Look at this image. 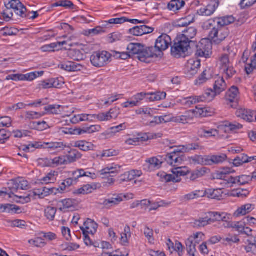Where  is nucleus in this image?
Listing matches in <instances>:
<instances>
[{
  "mask_svg": "<svg viewBox=\"0 0 256 256\" xmlns=\"http://www.w3.org/2000/svg\"><path fill=\"white\" fill-rule=\"evenodd\" d=\"M226 156L224 154L207 156V166H212L222 163L226 160Z\"/></svg>",
  "mask_w": 256,
  "mask_h": 256,
  "instance_id": "5701e85b",
  "label": "nucleus"
},
{
  "mask_svg": "<svg viewBox=\"0 0 256 256\" xmlns=\"http://www.w3.org/2000/svg\"><path fill=\"white\" fill-rule=\"evenodd\" d=\"M154 56H158V54L156 51V48L152 46L144 48L143 46L142 49L140 51L137 58L141 62L148 63L150 62V58Z\"/></svg>",
  "mask_w": 256,
  "mask_h": 256,
  "instance_id": "0eeeda50",
  "label": "nucleus"
},
{
  "mask_svg": "<svg viewBox=\"0 0 256 256\" xmlns=\"http://www.w3.org/2000/svg\"><path fill=\"white\" fill-rule=\"evenodd\" d=\"M172 43L170 37L166 34H162L156 40L155 46L156 51L158 54V56L160 55L162 52L166 50Z\"/></svg>",
  "mask_w": 256,
  "mask_h": 256,
  "instance_id": "39448f33",
  "label": "nucleus"
},
{
  "mask_svg": "<svg viewBox=\"0 0 256 256\" xmlns=\"http://www.w3.org/2000/svg\"><path fill=\"white\" fill-rule=\"evenodd\" d=\"M218 94L211 88L206 90L205 92L201 96H198L200 102H211Z\"/></svg>",
  "mask_w": 256,
  "mask_h": 256,
  "instance_id": "7c9ffc66",
  "label": "nucleus"
},
{
  "mask_svg": "<svg viewBox=\"0 0 256 256\" xmlns=\"http://www.w3.org/2000/svg\"><path fill=\"white\" fill-rule=\"evenodd\" d=\"M83 121H92V119L89 118V116L86 114H81L76 115L74 116L71 119V122L72 124H77L80 122Z\"/></svg>",
  "mask_w": 256,
  "mask_h": 256,
  "instance_id": "864d4df0",
  "label": "nucleus"
},
{
  "mask_svg": "<svg viewBox=\"0 0 256 256\" xmlns=\"http://www.w3.org/2000/svg\"><path fill=\"white\" fill-rule=\"evenodd\" d=\"M96 189V184H86L78 189L76 192L77 194H88Z\"/></svg>",
  "mask_w": 256,
  "mask_h": 256,
  "instance_id": "37998d69",
  "label": "nucleus"
},
{
  "mask_svg": "<svg viewBox=\"0 0 256 256\" xmlns=\"http://www.w3.org/2000/svg\"><path fill=\"white\" fill-rule=\"evenodd\" d=\"M204 196H205V192H204L203 190H198L186 194L184 198L187 200H190L194 198H198L203 197Z\"/></svg>",
  "mask_w": 256,
  "mask_h": 256,
  "instance_id": "e2e57ef3",
  "label": "nucleus"
},
{
  "mask_svg": "<svg viewBox=\"0 0 256 256\" xmlns=\"http://www.w3.org/2000/svg\"><path fill=\"white\" fill-rule=\"evenodd\" d=\"M218 64L221 70H224L228 69V68L230 65L228 55L227 54H223L220 56Z\"/></svg>",
  "mask_w": 256,
  "mask_h": 256,
  "instance_id": "79ce46f5",
  "label": "nucleus"
},
{
  "mask_svg": "<svg viewBox=\"0 0 256 256\" xmlns=\"http://www.w3.org/2000/svg\"><path fill=\"white\" fill-rule=\"evenodd\" d=\"M239 94L238 89L237 87L232 86L226 93V98L230 102L237 101V98Z\"/></svg>",
  "mask_w": 256,
  "mask_h": 256,
  "instance_id": "c9c22d12",
  "label": "nucleus"
},
{
  "mask_svg": "<svg viewBox=\"0 0 256 256\" xmlns=\"http://www.w3.org/2000/svg\"><path fill=\"white\" fill-rule=\"evenodd\" d=\"M186 2L184 0H172L168 4L169 10L176 12L184 6Z\"/></svg>",
  "mask_w": 256,
  "mask_h": 256,
  "instance_id": "c85d7f7f",
  "label": "nucleus"
},
{
  "mask_svg": "<svg viewBox=\"0 0 256 256\" xmlns=\"http://www.w3.org/2000/svg\"><path fill=\"white\" fill-rule=\"evenodd\" d=\"M226 88V84L223 78H218L215 81L214 86V90L218 94L224 91Z\"/></svg>",
  "mask_w": 256,
  "mask_h": 256,
  "instance_id": "c756f323",
  "label": "nucleus"
},
{
  "mask_svg": "<svg viewBox=\"0 0 256 256\" xmlns=\"http://www.w3.org/2000/svg\"><path fill=\"white\" fill-rule=\"evenodd\" d=\"M112 55L106 51H97L92 53L90 58L92 65L96 68L106 66L110 62Z\"/></svg>",
  "mask_w": 256,
  "mask_h": 256,
  "instance_id": "f03ea898",
  "label": "nucleus"
},
{
  "mask_svg": "<svg viewBox=\"0 0 256 256\" xmlns=\"http://www.w3.org/2000/svg\"><path fill=\"white\" fill-rule=\"evenodd\" d=\"M198 97L196 96H190L184 98L182 100L181 102L184 106L189 107L192 105L196 104V102H199Z\"/></svg>",
  "mask_w": 256,
  "mask_h": 256,
  "instance_id": "5fc2aeb1",
  "label": "nucleus"
},
{
  "mask_svg": "<svg viewBox=\"0 0 256 256\" xmlns=\"http://www.w3.org/2000/svg\"><path fill=\"white\" fill-rule=\"evenodd\" d=\"M59 66L61 68L68 72L78 71L82 68V65L69 61L62 63L59 65Z\"/></svg>",
  "mask_w": 256,
  "mask_h": 256,
  "instance_id": "412c9836",
  "label": "nucleus"
},
{
  "mask_svg": "<svg viewBox=\"0 0 256 256\" xmlns=\"http://www.w3.org/2000/svg\"><path fill=\"white\" fill-rule=\"evenodd\" d=\"M200 66V61L199 60L192 59L188 61L187 66V76H192L198 72V69Z\"/></svg>",
  "mask_w": 256,
  "mask_h": 256,
  "instance_id": "6ab92c4d",
  "label": "nucleus"
},
{
  "mask_svg": "<svg viewBox=\"0 0 256 256\" xmlns=\"http://www.w3.org/2000/svg\"><path fill=\"white\" fill-rule=\"evenodd\" d=\"M41 194H44L42 192V189H38L33 192H30V194H28L26 196H14L22 200V202L24 204L30 202L31 200V198H34L36 196H38L40 198H44V197H42V195Z\"/></svg>",
  "mask_w": 256,
  "mask_h": 256,
  "instance_id": "393cba45",
  "label": "nucleus"
},
{
  "mask_svg": "<svg viewBox=\"0 0 256 256\" xmlns=\"http://www.w3.org/2000/svg\"><path fill=\"white\" fill-rule=\"evenodd\" d=\"M162 162L156 157L151 158L146 160L144 165V170L146 171H152L159 168Z\"/></svg>",
  "mask_w": 256,
  "mask_h": 256,
  "instance_id": "f3484780",
  "label": "nucleus"
},
{
  "mask_svg": "<svg viewBox=\"0 0 256 256\" xmlns=\"http://www.w3.org/2000/svg\"><path fill=\"white\" fill-rule=\"evenodd\" d=\"M46 148L54 150H61L64 149L66 145L62 142H46Z\"/></svg>",
  "mask_w": 256,
  "mask_h": 256,
  "instance_id": "09e8293b",
  "label": "nucleus"
},
{
  "mask_svg": "<svg viewBox=\"0 0 256 256\" xmlns=\"http://www.w3.org/2000/svg\"><path fill=\"white\" fill-rule=\"evenodd\" d=\"M165 160L170 165L177 167L184 161V156H179L175 154L174 152H170L166 156Z\"/></svg>",
  "mask_w": 256,
  "mask_h": 256,
  "instance_id": "f8f14e48",
  "label": "nucleus"
},
{
  "mask_svg": "<svg viewBox=\"0 0 256 256\" xmlns=\"http://www.w3.org/2000/svg\"><path fill=\"white\" fill-rule=\"evenodd\" d=\"M42 192L44 194H41L42 196V197H46L48 196V195H50V194H56L58 193V191L59 190L58 188H49V187H43L42 188Z\"/></svg>",
  "mask_w": 256,
  "mask_h": 256,
  "instance_id": "69168bd1",
  "label": "nucleus"
},
{
  "mask_svg": "<svg viewBox=\"0 0 256 256\" xmlns=\"http://www.w3.org/2000/svg\"><path fill=\"white\" fill-rule=\"evenodd\" d=\"M192 238H188L186 242V249L190 256H195L194 253L196 250V244L192 242Z\"/></svg>",
  "mask_w": 256,
  "mask_h": 256,
  "instance_id": "8fccbe9b",
  "label": "nucleus"
},
{
  "mask_svg": "<svg viewBox=\"0 0 256 256\" xmlns=\"http://www.w3.org/2000/svg\"><path fill=\"white\" fill-rule=\"evenodd\" d=\"M209 220L207 214L206 213L204 217L200 218L198 219L194 220L193 222V226L196 228L204 227L211 224Z\"/></svg>",
  "mask_w": 256,
  "mask_h": 256,
  "instance_id": "72a5a7b5",
  "label": "nucleus"
},
{
  "mask_svg": "<svg viewBox=\"0 0 256 256\" xmlns=\"http://www.w3.org/2000/svg\"><path fill=\"white\" fill-rule=\"evenodd\" d=\"M220 4L218 0H212L204 8H201L198 10L197 13L202 16H210L214 13Z\"/></svg>",
  "mask_w": 256,
  "mask_h": 256,
  "instance_id": "1a4fd4ad",
  "label": "nucleus"
},
{
  "mask_svg": "<svg viewBox=\"0 0 256 256\" xmlns=\"http://www.w3.org/2000/svg\"><path fill=\"white\" fill-rule=\"evenodd\" d=\"M56 212V208L48 206L44 210V214L48 220H53L55 218Z\"/></svg>",
  "mask_w": 256,
  "mask_h": 256,
  "instance_id": "4d7b16f0",
  "label": "nucleus"
},
{
  "mask_svg": "<svg viewBox=\"0 0 256 256\" xmlns=\"http://www.w3.org/2000/svg\"><path fill=\"white\" fill-rule=\"evenodd\" d=\"M72 174L74 176L75 180L83 176H88L94 179L96 178V175L94 173L90 172H86L83 169H80L76 171L73 172Z\"/></svg>",
  "mask_w": 256,
  "mask_h": 256,
  "instance_id": "c03bdc74",
  "label": "nucleus"
},
{
  "mask_svg": "<svg viewBox=\"0 0 256 256\" xmlns=\"http://www.w3.org/2000/svg\"><path fill=\"white\" fill-rule=\"evenodd\" d=\"M14 14L21 18H24L26 16V7L21 2V6H18L16 7V8L13 10Z\"/></svg>",
  "mask_w": 256,
  "mask_h": 256,
  "instance_id": "bf43d9fd",
  "label": "nucleus"
},
{
  "mask_svg": "<svg viewBox=\"0 0 256 256\" xmlns=\"http://www.w3.org/2000/svg\"><path fill=\"white\" fill-rule=\"evenodd\" d=\"M4 209L3 212H14L16 214H20L22 212L21 208L18 206L12 204H0V209Z\"/></svg>",
  "mask_w": 256,
  "mask_h": 256,
  "instance_id": "4c0bfd02",
  "label": "nucleus"
},
{
  "mask_svg": "<svg viewBox=\"0 0 256 256\" xmlns=\"http://www.w3.org/2000/svg\"><path fill=\"white\" fill-rule=\"evenodd\" d=\"M67 54L70 58L76 61L83 60L86 58L84 50L77 49L70 50Z\"/></svg>",
  "mask_w": 256,
  "mask_h": 256,
  "instance_id": "4be33fe9",
  "label": "nucleus"
},
{
  "mask_svg": "<svg viewBox=\"0 0 256 256\" xmlns=\"http://www.w3.org/2000/svg\"><path fill=\"white\" fill-rule=\"evenodd\" d=\"M236 177H233L230 175V174H227L223 182L221 184H224L226 187L229 188L232 187L234 184H237Z\"/></svg>",
  "mask_w": 256,
  "mask_h": 256,
  "instance_id": "3c124183",
  "label": "nucleus"
},
{
  "mask_svg": "<svg viewBox=\"0 0 256 256\" xmlns=\"http://www.w3.org/2000/svg\"><path fill=\"white\" fill-rule=\"evenodd\" d=\"M10 184H12V186L10 188V189L12 190L11 194H8L9 197H12V194L15 196L14 194V192H16L19 188L22 190H27L29 188V185L27 180H22L18 182L17 181L12 180H10Z\"/></svg>",
  "mask_w": 256,
  "mask_h": 256,
  "instance_id": "a211bd4d",
  "label": "nucleus"
},
{
  "mask_svg": "<svg viewBox=\"0 0 256 256\" xmlns=\"http://www.w3.org/2000/svg\"><path fill=\"white\" fill-rule=\"evenodd\" d=\"M60 84L58 80L52 78L42 81L40 86L42 88L47 89L52 88H58Z\"/></svg>",
  "mask_w": 256,
  "mask_h": 256,
  "instance_id": "cd10ccee",
  "label": "nucleus"
},
{
  "mask_svg": "<svg viewBox=\"0 0 256 256\" xmlns=\"http://www.w3.org/2000/svg\"><path fill=\"white\" fill-rule=\"evenodd\" d=\"M223 243L225 245H232V243H238L240 240L236 236L229 235L228 237L222 239Z\"/></svg>",
  "mask_w": 256,
  "mask_h": 256,
  "instance_id": "774afa93",
  "label": "nucleus"
},
{
  "mask_svg": "<svg viewBox=\"0 0 256 256\" xmlns=\"http://www.w3.org/2000/svg\"><path fill=\"white\" fill-rule=\"evenodd\" d=\"M210 39V37L208 38H203L198 44H196L195 42V45H192V48H196V55L206 58L210 56L212 50V44Z\"/></svg>",
  "mask_w": 256,
  "mask_h": 256,
  "instance_id": "7ed1b4c3",
  "label": "nucleus"
},
{
  "mask_svg": "<svg viewBox=\"0 0 256 256\" xmlns=\"http://www.w3.org/2000/svg\"><path fill=\"white\" fill-rule=\"evenodd\" d=\"M122 200V194L114 195L113 197L105 200L103 204L106 208H108L118 204Z\"/></svg>",
  "mask_w": 256,
  "mask_h": 256,
  "instance_id": "a878e982",
  "label": "nucleus"
},
{
  "mask_svg": "<svg viewBox=\"0 0 256 256\" xmlns=\"http://www.w3.org/2000/svg\"><path fill=\"white\" fill-rule=\"evenodd\" d=\"M182 32V34L178 36L184 37L186 39V42H190L192 45H195L196 42L190 40L194 38L196 36L197 30L194 27H190L184 30Z\"/></svg>",
  "mask_w": 256,
  "mask_h": 256,
  "instance_id": "aec40b11",
  "label": "nucleus"
},
{
  "mask_svg": "<svg viewBox=\"0 0 256 256\" xmlns=\"http://www.w3.org/2000/svg\"><path fill=\"white\" fill-rule=\"evenodd\" d=\"M204 192H205V196L212 199L220 200L224 197L222 188L216 190L208 189Z\"/></svg>",
  "mask_w": 256,
  "mask_h": 256,
  "instance_id": "b1692460",
  "label": "nucleus"
},
{
  "mask_svg": "<svg viewBox=\"0 0 256 256\" xmlns=\"http://www.w3.org/2000/svg\"><path fill=\"white\" fill-rule=\"evenodd\" d=\"M120 166H116L115 167L106 168L100 171V174L102 176V178H108L106 184L112 185L114 184L115 180L113 178H109L114 177L116 176L120 172Z\"/></svg>",
  "mask_w": 256,
  "mask_h": 256,
  "instance_id": "423d86ee",
  "label": "nucleus"
},
{
  "mask_svg": "<svg viewBox=\"0 0 256 256\" xmlns=\"http://www.w3.org/2000/svg\"><path fill=\"white\" fill-rule=\"evenodd\" d=\"M4 4L6 8L2 14L4 19L8 20L13 16V12L10 10L16 8L18 6H21V2L20 0H4Z\"/></svg>",
  "mask_w": 256,
  "mask_h": 256,
  "instance_id": "6e6552de",
  "label": "nucleus"
},
{
  "mask_svg": "<svg viewBox=\"0 0 256 256\" xmlns=\"http://www.w3.org/2000/svg\"><path fill=\"white\" fill-rule=\"evenodd\" d=\"M206 169L205 168H201L200 170H196L194 172L190 175V178L191 180H194L196 179L202 177L206 173Z\"/></svg>",
  "mask_w": 256,
  "mask_h": 256,
  "instance_id": "0e129e2a",
  "label": "nucleus"
},
{
  "mask_svg": "<svg viewBox=\"0 0 256 256\" xmlns=\"http://www.w3.org/2000/svg\"><path fill=\"white\" fill-rule=\"evenodd\" d=\"M136 170H133L125 172L120 176L118 180L120 184L124 182H129L134 180L136 178Z\"/></svg>",
  "mask_w": 256,
  "mask_h": 256,
  "instance_id": "58836bf2",
  "label": "nucleus"
},
{
  "mask_svg": "<svg viewBox=\"0 0 256 256\" xmlns=\"http://www.w3.org/2000/svg\"><path fill=\"white\" fill-rule=\"evenodd\" d=\"M206 214L211 224L215 222H227L230 220V215L224 212H210Z\"/></svg>",
  "mask_w": 256,
  "mask_h": 256,
  "instance_id": "4468645a",
  "label": "nucleus"
},
{
  "mask_svg": "<svg viewBox=\"0 0 256 256\" xmlns=\"http://www.w3.org/2000/svg\"><path fill=\"white\" fill-rule=\"evenodd\" d=\"M142 46L140 44L130 43L127 47V50L132 56L135 54L138 56L140 51L142 49Z\"/></svg>",
  "mask_w": 256,
  "mask_h": 256,
  "instance_id": "f704fd0d",
  "label": "nucleus"
},
{
  "mask_svg": "<svg viewBox=\"0 0 256 256\" xmlns=\"http://www.w3.org/2000/svg\"><path fill=\"white\" fill-rule=\"evenodd\" d=\"M238 117L248 122L256 121V115L255 112L245 108H239L236 112Z\"/></svg>",
  "mask_w": 256,
  "mask_h": 256,
  "instance_id": "9d476101",
  "label": "nucleus"
},
{
  "mask_svg": "<svg viewBox=\"0 0 256 256\" xmlns=\"http://www.w3.org/2000/svg\"><path fill=\"white\" fill-rule=\"evenodd\" d=\"M74 146L79 148L83 151H88L92 149L93 144L86 141H77L74 144Z\"/></svg>",
  "mask_w": 256,
  "mask_h": 256,
  "instance_id": "ea45409f",
  "label": "nucleus"
},
{
  "mask_svg": "<svg viewBox=\"0 0 256 256\" xmlns=\"http://www.w3.org/2000/svg\"><path fill=\"white\" fill-rule=\"evenodd\" d=\"M232 172V171L231 169L230 168L224 169L222 171L218 172L216 173L214 176V179L220 180L224 181L226 174H230Z\"/></svg>",
  "mask_w": 256,
  "mask_h": 256,
  "instance_id": "052dcab7",
  "label": "nucleus"
},
{
  "mask_svg": "<svg viewBox=\"0 0 256 256\" xmlns=\"http://www.w3.org/2000/svg\"><path fill=\"white\" fill-rule=\"evenodd\" d=\"M194 21V18L188 16L179 20L176 24V27H187Z\"/></svg>",
  "mask_w": 256,
  "mask_h": 256,
  "instance_id": "603ef678",
  "label": "nucleus"
},
{
  "mask_svg": "<svg viewBox=\"0 0 256 256\" xmlns=\"http://www.w3.org/2000/svg\"><path fill=\"white\" fill-rule=\"evenodd\" d=\"M62 106L58 104L48 105L45 106L44 109L46 112L48 114H60L62 110H60Z\"/></svg>",
  "mask_w": 256,
  "mask_h": 256,
  "instance_id": "a18cd8bd",
  "label": "nucleus"
},
{
  "mask_svg": "<svg viewBox=\"0 0 256 256\" xmlns=\"http://www.w3.org/2000/svg\"><path fill=\"white\" fill-rule=\"evenodd\" d=\"M147 96H150L148 99L150 102L158 101L166 98V94L165 92H156L147 93Z\"/></svg>",
  "mask_w": 256,
  "mask_h": 256,
  "instance_id": "e433bc0d",
  "label": "nucleus"
},
{
  "mask_svg": "<svg viewBox=\"0 0 256 256\" xmlns=\"http://www.w3.org/2000/svg\"><path fill=\"white\" fill-rule=\"evenodd\" d=\"M192 110L194 118L208 116V114H206V109L205 108V107L196 106V109Z\"/></svg>",
  "mask_w": 256,
  "mask_h": 256,
  "instance_id": "680f3d73",
  "label": "nucleus"
},
{
  "mask_svg": "<svg viewBox=\"0 0 256 256\" xmlns=\"http://www.w3.org/2000/svg\"><path fill=\"white\" fill-rule=\"evenodd\" d=\"M254 208L252 204H248L242 206L238 208L234 213V216L238 217L240 216H244L252 212Z\"/></svg>",
  "mask_w": 256,
  "mask_h": 256,
  "instance_id": "2f4dec72",
  "label": "nucleus"
},
{
  "mask_svg": "<svg viewBox=\"0 0 256 256\" xmlns=\"http://www.w3.org/2000/svg\"><path fill=\"white\" fill-rule=\"evenodd\" d=\"M14 14L21 18H24L26 16V7L21 2V6H18L16 7V8L13 10Z\"/></svg>",
  "mask_w": 256,
  "mask_h": 256,
  "instance_id": "13d9d810",
  "label": "nucleus"
},
{
  "mask_svg": "<svg viewBox=\"0 0 256 256\" xmlns=\"http://www.w3.org/2000/svg\"><path fill=\"white\" fill-rule=\"evenodd\" d=\"M98 228V224L93 220L88 218L84 222V226L80 227V230L82 231L83 234H94L97 231Z\"/></svg>",
  "mask_w": 256,
  "mask_h": 256,
  "instance_id": "ddd939ff",
  "label": "nucleus"
},
{
  "mask_svg": "<svg viewBox=\"0 0 256 256\" xmlns=\"http://www.w3.org/2000/svg\"><path fill=\"white\" fill-rule=\"evenodd\" d=\"M229 31L226 28L220 27V28H213L209 32L208 37L215 43L218 44L228 36Z\"/></svg>",
  "mask_w": 256,
  "mask_h": 256,
  "instance_id": "20e7f679",
  "label": "nucleus"
},
{
  "mask_svg": "<svg viewBox=\"0 0 256 256\" xmlns=\"http://www.w3.org/2000/svg\"><path fill=\"white\" fill-rule=\"evenodd\" d=\"M236 179L237 184L239 185H244L252 181L250 176L246 175H242L241 176H236Z\"/></svg>",
  "mask_w": 256,
  "mask_h": 256,
  "instance_id": "338daca9",
  "label": "nucleus"
},
{
  "mask_svg": "<svg viewBox=\"0 0 256 256\" xmlns=\"http://www.w3.org/2000/svg\"><path fill=\"white\" fill-rule=\"evenodd\" d=\"M52 168L68 164L66 156H60L51 159Z\"/></svg>",
  "mask_w": 256,
  "mask_h": 256,
  "instance_id": "49530a36",
  "label": "nucleus"
},
{
  "mask_svg": "<svg viewBox=\"0 0 256 256\" xmlns=\"http://www.w3.org/2000/svg\"><path fill=\"white\" fill-rule=\"evenodd\" d=\"M216 20L218 26L225 28L224 26L233 23L234 22V18L232 16H230L218 18Z\"/></svg>",
  "mask_w": 256,
  "mask_h": 256,
  "instance_id": "473e14b6",
  "label": "nucleus"
},
{
  "mask_svg": "<svg viewBox=\"0 0 256 256\" xmlns=\"http://www.w3.org/2000/svg\"><path fill=\"white\" fill-rule=\"evenodd\" d=\"M217 75L214 74V71L212 68H208L206 69L202 74L199 76V77L195 81V84L196 85H201L208 80L214 78Z\"/></svg>",
  "mask_w": 256,
  "mask_h": 256,
  "instance_id": "9b49d317",
  "label": "nucleus"
},
{
  "mask_svg": "<svg viewBox=\"0 0 256 256\" xmlns=\"http://www.w3.org/2000/svg\"><path fill=\"white\" fill-rule=\"evenodd\" d=\"M158 176L160 178L162 181L166 182H178L181 180L180 178H178L176 176H173L172 174H167L164 172H160L158 173Z\"/></svg>",
  "mask_w": 256,
  "mask_h": 256,
  "instance_id": "bb28decb",
  "label": "nucleus"
},
{
  "mask_svg": "<svg viewBox=\"0 0 256 256\" xmlns=\"http://www.w3.org/2000/svg\"><path fill=\"white\" fill-rule=\"evenodd\" d=\"M191 160L194 164L207 166V156H202L196 155L192 157Z\"/></svg>",
  "mask_w": 256,
  "mask_h": 256,
  "instance_id": "6e6d98bb",
  "label": "nucleus"
},
{
  "mask_svg": "<svg viewBox=\"0 0 256 256\" xmlns=\"http://www.w3.org/2000/svg\"><path fill=\"white\" fill-rule=\"evenodd\" d=\"M198 134L201 137H211L216 136H218V131L216 129H211L208 130H206L204 128H200L198 131Z\"/></svg>",
  "mask_w": 256,
  "mask_h": 256,
  "instance_id": "de8ad7c7",
  "label": "nucleus"
},
{
  "mask_svg": "<svg viewBox=\"0 0 256 256\" xmlns=\"http://www.w3.org/2000/svg\"><path fill=\"white\" fill-rule=\"evenodd\" d=\"M200 146L198 143H192L186 146H180L172 152L179 156H184L183 154L190 152V150H198Z\"/></svg>",
  "mask_w": 256,
  "mask_h": 256,
  "instance_id": "2eb2a0df",
  "label": "nucleus"
},
{
  "mask_svg": "<svg viewBox=\"0 0 256 256\" xmlns=\"http://www.w3.org/2000/svg\"><path fill=\"white\" fill-rule=\"evenodd\" d=\"M58 206L60 211L66 212L75 208L76 201L70 198L65 199L59 201Z\"/></svg>",
  "mask_w": 256,
  "mask_h": 256,
  "instance_id": "dca6fc26",
  "label": "nucleus"
},
{
  "mask_svg": "<svg viewBox=\"0 0 256 256\" xmlns=\"http://www.w3.org/2000/svg\"><path fill=\"white\" fill-rule=\"evenodd\" d=\"M186 40L183 36L176 37L171 48V54L172 56L176 58L185 57L191 52L192 45L190 42H186Z\"/></svg>",
  "mask_w": 256,
  "mask_h": 256,
  "instance_id": "f257e3e1",
  "label": "nucleus"
},
{
  "mask_svg": "<svg viewBox=\"0 0 256 256\" xmlns=\"http://www.w3.org/2000/svg\"><path fill=\"white\" fill-rule=\"evenodd\" d=\"M69 153V154L66 156L68 164L76 162V160L80 159L82 156L80 153L76 150H72Z\"/></svg>",
  "mask_w": 256,
  "mask_h": 256,
  "instance_id": "a19ab883",
  "label": "nucleus"
}]
</instances>
